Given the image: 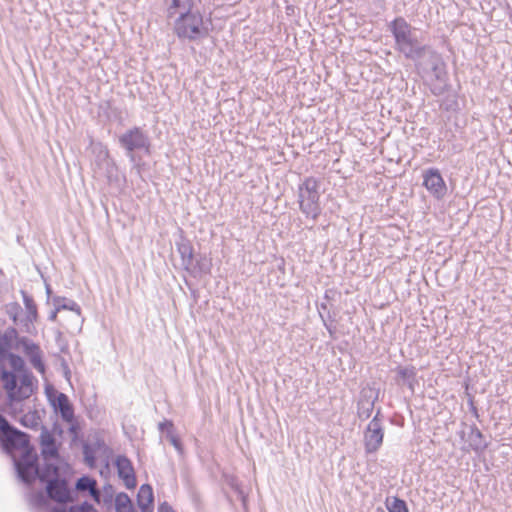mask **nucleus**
<instances>
[{
    "label": "nucleus",
    "mask_w": 512,
    "mask_h": 512,
    "mask_svg": "<svg viewBox=\"0 0 512 512\" xmlns=\"http://www.w3.org/2000/svg\"><path fill=\"white\" fill-rule=\"evenodd\" d=\"M40 445L46 463L42 469L38 468L35 478L38 477L42 483H46V493L32 494L30 502L38 508L44 507L48 498L59 503H65L70 500V492L66 482L58 478V467L56 465L58 448L53 435L47 429L41 431Z\"/></svg>",
    "instance_id": "f257e3e1"
},
{
    "label": "nucleus",
    "mask_w": 512,
    "mask_h": 512,
    "mask_svg": "<svg viewBox=\"0 0 512 512\" xmlns=\"http://www.w3.org/2000/svg\"><path fill=\"white\" fill-rule=\"evenodd\" d=\"M10 348V337L0 335V380L12 405L32 395L35 380L32 374L24 370L23 359L10 353Z\"/></svg>",
    "instance_id": "f03ea898"
},
{
    "label": "nucleus",
    "mask_w": 512,
    "mask_h": 512,
    "mask_svg": "<svg viewBox=\"0 0 512 512\" xmlns=\"http://www.w3.org/2000/svg\"><path fill=\"white\" fill-rule=\"evenodd\" d=\"M0 441L4 450L11 455L20 479L26 484L31 483L38 473L37 455L29 444L28 436L13 428L1 415Z\"/></svg>",
    "instance_id": "7ed1b4c3"
},
{
    "label": "nucleus",
    "mask_w": 512,
    "mask_h": 512,
    "mask_svg": "<svg viewBox=\"0 0 512 512\" xmlns=\"http://www.w3.org/2000/svg\"><path fill=\"white\" fill-rule=\"evenodd\" d=\"M390 30L395 38L396 49L407 59L419 60L426 50L416 36V29L402 17L396 18L390 24Z\"/></svg>",
    "instance_id": "20e7f679"
},
{
    "label": "nucleus",
    "mask_w": 512,
    "mask_h": 512,
    "mask_svg": "<svg viewBox=\"0 0 512 512\" xmlns=\"http://www.w3.org/2000/svg\"><path fill=\"white\" fill-rule=\"evenodd\" d=\"M174 33L180 39L195 41L209 34V23L204 20L198 8L173 21Z\"/></svg>",
    "instance_id": "39448f33"
},
{
    "label": "nucleus",
    "mask_w": 512,
    "mask_h": 512,
    "mask_svg": "<svg viewBox=\"0 0 512 512\" xmlns=\"http://www.w3.org/2000/svg\"><path fill=\"white\" fill-rule=\"evenodd\" d=\"M319 183L314 178H307L299 187V204L301 211L316 219L321 212L319 205Z\"/></svg>",
    "instance_id": "423d86ee"
},
{
    "label": "nucleus",
    "mask_w": 512,
    "mask_h": 512,
    "mask_svg": "<svg viewBox=\"0 0 512 512\" xmlns=\"http://www.w3.org/2000/svg\"><path fill=\"white\" fill-rule=\"evenodd\" d=\"M119 142L126 149L127 156L132 162L135 161V150H144L146 152L149 150V139L138 127H134L121 135Z\"/></svg>",
    "instance_id": "0eeeda50"
},
{
    "label": "nucleus",
    "mask_w": 512,
    "mask_h": 512,
    "mask_svg": "<svg viewBox=\"0 0 512 512\" xmlns=\"http://www.w3.org/2000/svg\"><path fill=\"white\" fill-rule=\"evenodd\" d=\"M21 294L25 305V313L18 316L13 312V310H18V305L12 306L9 313L13 317L14 322L18 325H21L25 332L32 333L35 330L34 322L38 316L37 307L32 297H30L25 291H21Z\"/></svg>",
    "instance_id": "6e6552de"
},
{
    "label": "nucleus",
    "mask_w": 512,
    "mask_h": 512,
    "mask_svg": "<svg viewBox=\"0 0 512 512\" xmlns=\"http://www.w3.org/2000/svg\"><path fill=\"white\" fill-rule=\"evenodd\" d=\"M384 438L383 426L376 415L368 424L364 432V446L367 453L376 452L382 445Z\"/></svg>",
    "instance_id": "1a4fd4ad"
},
{
    "label": "nucleus",
    "mask_w": 512,
    "mask_h": 512,
    "mask_svg": "<svg viewBox=\"0 0 512 512\" xmlns=\"http://www.w3.org/2000/svg\"><path fill=\"white\" fill-rule=\"evenodd\" d=\"M52 405L56 412L60 413L61 418L69 425V431L71 434H77L78 426L75 422L73 407L64 393H59L56 398L52 401Z\"/></svg>",
    "instance_id": "9d476101"
},
{
    "label": "nucleus",
    "mask_w": 512,
    "mask_h": 512,
    "mask_svg": "<svg viewBox=\"0 0 512 512\" xmlns=\"http://www.w3.org/2000/svg\"><path fill=\"white\" fill-rule=\"evenodd\" d=\"M423 185L437 199H441L447 192L446 184L436 168H429L423 172Z\"/></svg>",
    "instance_id": "9b49d317"
},
{
    "label": "nucleus",
    "mask_w": 512,
    "mask_h": 512,
    "mask_svg": "<svg viewBox=\"0 0 512 512\" xmlns=\"http://www.w3.org/2000/svg\"><path fill=\"white\" fill-rule=\"evenodd\" d=\"M17 349L26 354L30 363L37 371L44 373L45 367L42 361V353L38 345L27 338H20L17 342Z\"/></svg>",
    "instance_id": "f8f14e48"
},
{
    "label": "nucleus",
    "mask_w": 512,
    "mask_h": 512,
    "mask_svg": "<svg viewBox=\"0 0 512 512\" xmlns=\"http://www.w3.org/2000/svg\"><path fill=\"white\" fill-rule=\"evenodd\" d=\"M118 476L124 481L128 489L136 486V478L131 461L125 456H118L115 460Z\"/></svg>",
    "instance_id": "ddd939ff"
},
{
    "label": "nucleus",
    "mask_w": 512,
    "mask_h": 512,
    "mask_svg": "<svg viewBox=\"0 0 512 512\" xmlns=\"http://www.w3.org/2000/svg\"><path fill=\"white\" fill-rule=\"evenodd\" d=\"M195 8L197 7L194 0H170L167 3V17L170 20L175 21Z\"/></svg>",
    "instance_id": "4468645a"
},
{
    "label": "nucleus",
    "mask_w": 512,
    "mask_h": 512,
    "mask_svg": "<svg viewBox=\"0 0 512 512\" xmlns=\"http://www.w3.org/2000/svg\"><path fill=\"white\" fill-rule=\"evenodd\" d=\"M137 503L142 512L153 511V491L151 486L142 485L138 491Z\"/></svg>",
    "instance_id": "2eb2a0df"
},
{
    "label": "nucleus",
    "mask_w": 512,
    "mask_h": 512,
    "mask_svg": "<svg viewBox=\"0 0 512 512\" xmlns=\"http://www.w3.org/2000/svg\"><path fill=\"white\" fill-rule=\"evenodd\" d=\"M76 489L78 491H88L89 495L97 503H100V492L97 489V482L89 476H83L76 482Z\"/></svg>",
    "instance_id": "dca6fc26"
},
{
    "label": "nucleus",
    "mask_w": 512,
    "mask_h": 512,
    "mask_svg": "<svg viewBox=\"0 0 512 512\" xmlns=\"http://www.w3.org/2000/svg\"><path fill=\"white\" fill-rule=\"evenodd\" d=\"M54 304L57 306V311L69 310L73 312L76 325L79 326L82 324L83 320L81 319L80 307L75 301L66 298H57Z\"/></svg>",
    "instance_id": "f3484780"
},
{
    "label": "nucleus",
    "mask_w": 512,
    "mask_h": 512,
    "mask_svg": "<svg viewBox=\"0 0 512 512\" xmlns=\"http://www.w3.org/2000/svg\"><path fill=\"white\" fill-rule=\"evenodd\" d=\"M177 250L181 256L182 266L186 270H190L193 267V248L187 241H181L177 243Z\"/></svg>",
    "instance_id": "a211bd4d"
},
{
    "label": "nucleus",
    "mask_w": 512,
    "mask_h": 512,
    "mask_svg": "<svg viewBox=\"0 0 512 512\" xmlns=\"http://www.w3.org/2000/svg\"><path fill=\"white\" fill-rule=\"evenodd\" d=\"M116 512H135L129 496L125 493H119L115 497Z\"/></svg>",
    "instance_id": "6ab92c4d"
},
{
    "label": "nucleus",
    "mask_w": 512,
    "mask_h": 512,
    "mask_svg": "<svg viewBox=\"0 0 512 512\" xmlns=\"http://www.w3.org/2000/svg\"><path fill=\"white\" fill-rule=\"evenodd\" d=\"M386 507L389 512H408L406 503L397 497L387 498Z\"/></svg>",
    "instance_id": "aec40b11"
},
{
    "label": "nucleus",
    "mask_w": 512,
    "mask_h": 512,
    "mask_svg": "<svg viewBox=\"0 0 512 512\" xmlns=\"http://www.w3.org/2000/svg\"><path fill=\"white\" fill-rule=\"evenodd\" d=\"M21 423L28 428H36L40 425V417L37 412H28L21 418Z\"/></svg>",
    "instance_id": "412c9836"
},
{
    "label": "nucleus",
    "mask_w": 512,
    "mask_h": 512,
    "mask_svg": "<svg viewBox=\"0 0 512 512\" xmlns=\"http://www.w3.org/2000/svg\"><path fill=\"white\" fill-rule=\"evenodd\" d=\"M373 401L361 400L358 404V415L361 419H367L370 417L373 410Z\"/></svg>",
    "instance_id": "4be33fe9"
},
{
    "label": "nucleus",
    "mask_w": 512,
    "mask_h": 512,
    "mask_svg": "<svg viewBox=\"0 0 512 512\" xmlns=\"http://www.w3.org/2000/svg\"><path fill=\"white\" fill-rule=\"evenodd\" d=\"M52 512H97L91 505L84 503L79 506H72L68 510L66 508L53 509Z\"/></svg>",
    "instance_id": "5701e85b"
},
{
    "label": "nucleus",
    "mask_w": 512,
    "mask_h": 512,
    "mask_svg": "<svg viewBox=\"0 0 512 512\" xmlns=\"http://www.w3.org/2000/svg\"><path fill=\"white\" fill-rule=\"evenodd\" d=\"M432 69L436 78L440 79L443 73V63L438 55H431Z\"/></svg>",
    "instance_id": "b1692460"
},
{
    "label": "nucleus",
    "mask_w": 512,
    "mask_h": 512,
    "mask_svg": "<svg viewBox=\"0 0 512 512\" xmlns=\"http://www.w3.org/2000/svg\"><path fill=\"white\" fill-rule=\"evenodd\" d=\"M83 454L87 465L93 467L95 464V455L92 447L88 444L84 445Z\"/></svg>",
    "instance_id": "393cba45"
},
{
    "label": "nucleus",
    "mask_w": 512,
    "mask_h": 512,
    "mask_svg": "<svg viewBox=\"0 0 512 512\" xmlns=\"http://www.w3.org/2000/svg\"><path fill=\"white\" fill-rule=\"evenodd\" d=\"M166 439L170 444L179 452L182 453V445L179 438L175 435L174 431H168Z\"/></svg>",
    "instance_id": "a878e982"
},
{
    "label": "nucleus",
    "mask_w": 512,
    "mask_h": 512,
    "mask_svg": "<svg viewBox=\"0 0 512 512\" xmlns=\"http://www.w3.org/2000/svg\"><path fill=\"white\" fill-rule=\"evenodd\" d=\"M398 373L404 379H411L415 376V370L412 367L401 368Z\"/></svg>",
    "instance_id": "bb28decb"
},
{
    "label": "nucleus",
    "mask_w": 512,
    "mask_h": 512,
    "mask_svg": "<svg viewBox=\"0 0 512 512\" xmlns=\"http://www.w3.org/2000/svg\"><path fill=\"white\" fill-rule=\"evenodd\" d=\"M159 430L162 432H165L166 434L168 431H173V424L170 421H163L159 423Z\"/></svg>",
    "instance_id": "cd10ccee"
},
{
    "label": "nucleus",
    "mask_w": 512,
    "mask_h": 512,
    "mask_svg": "<svg viewBox=\"0 0 512 512\" xmlns=\"http://www.w3.org/2000/svg\"><path fill=\"white\" fill-rule=\"evenodd\" d=\"M158 512H174L169 505L166 503L160 505Z\"/></svg>",
    "instance_id": "c85d7f7f"
},
{
    "label": "nucleus",
    "mask_w": 512,
    "mask_h": 512,
    "mask_svg": "<svg viewBox=\"0 0 512 512\" xmlns=\"http://www.w3.org/2000/svg\"><path fill=\"white\" fill-rule=\"evenodd\" d=\"M60 311H57V306H55V310L53 312H51V314L49 315V319L51 321H55L56 318H57V314L59 313Z\"/></svg>",
    "instance_id": "c756f323"
},
{
    "label": "nucleus",
    "mask_w": 512,
    "mask_h": 512,
    "mask_svg": "<svg viewBox=\"0 0 512 512\" xmlns=\"http://www.w3.org/2000/svg\"><path fill=\"white\" fill-rule=\"evenodd\" d=\"M200 270L203 271V272H208L209 271V265L207 264H203L200 266Z\"/></svg>",
    "instance_id": "7c9ffc66"
},
{
    "label": "nucleus",
    "mask_w": 512,
    "mask_h": 512,
    "mask_svg": "<svg viewBox=\"0 0 512 512\" xmlns=\"http://www.w3.org/2000/svg\"><path fill=\"white\" fill-rule=\"evenodd\" d=\"M101 155H103L104 158H107L108 157V151L106 149L102 150L101 151Z\"/></svg>",
    "instance_id": "2f4dec72"
}]
</instances>
